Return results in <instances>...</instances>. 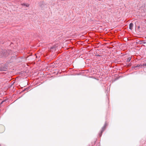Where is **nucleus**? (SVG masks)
Returning a JSON list of instances; mask_svg holds the SVG:
<instances>
[{"mask_svg": "<svg viewBox=\"0 0 146 146\" xmlns=\"http://www.w3.org/2000/svg\"><path fill=\"white\" fill-rule=\"evenodd\" d=\"M9 53L7 50H2L0 52V56L1 57H6L9 54Z\"/></svg>", "mask_w": 146, "mask_h": 146, "instance_id": "1", "label": "nucleus"}, {"mask_svg": "<svg viewBox=\"0 0 146 146\" xmlns=\"http://www.w3.org/2000/svg\"><path fill=\"white\" fill-rule=\"evenodd\" d=\"M108 125L107 123L106 122L104 126L102 128V130L99 133V135L100 137H101L102 135V133L106 129V127Z\"/></svg>", "mask_w": 146, "mask_h": 146, "instance_id": "2", "label": "nucleus"}, {"mask_svg": "<svg viewBox=\"0 0 146 146\" xmlns=\"http://www.w3.org/2000/svg\"><path fill=\"white\" fill-rule=\"evenodd\" d=\"M5 131V127L2 125H0V133H2Z\"/></svg>", "mask_w": 146, "mask_h": 146, "instance_id": "3", "label": "nucleus"}, {"mask_svg": "<svg viewBox=\"0 0 146 146\" xmlns=\"http://www.w3.org/2000/svg\"><path fill=\"white\" fill-rule=\"evenodd\" d=\"M133 24L132 23H130L129 25V29L131 30H132L133 29Z\"/></svg>", "mask_w": 146, "mask_h": 146, "instance_id": "4", "label": "nucleus"}, {"mask_svg": "<svg viewBox=\"0 0 146 146\" xmlns=\"http://www.w3.org/2000/svg\"><path fill=\"white\" fill-rule=\"evenodd\" d=\"M21 5L23 6H26L27 7H28L29 6V5L28 4L23 3Z\"/></svg>", "mask_w": 146, "mask_h": 146, "instance_id": "5", "label": "nucleus"}, {"mask_svg": "<svg viewBox=\"0 0 146 146\" xmlns=\"http://www.w3.org/2000/svg\"><path fill=\"white\" fill-rule=\"evenodd\" d=\"M131 59V58L130 57H128L127 60V62H130Z\"/></svg>", "mask_w": 146, "mask_h": 146, "instance_id": "6", "label": "nucleus"}, {"mask_svg": "<svg viewBox=\"0 0 146 146\" xmlns=\"http://www.w3.org/2000/svg\"><path fill=\"white\" fill-rule=\"evenodd\" d=\"M5 100H4L2 101L0 103V105H1L2 104H3V103L4 102H5Z\"/></svg>", "mask_w": 146, "mask_h": 146, "instance_id": "7", "label": "nucleus"}, {"mask_svg": "<svg viewBox=\"0 0 146 146\" xmlns=\"http://www.w3.org/2000/svg\"><path fill=\"white\" fill-rule=\"evenodd\" d=\"M142 66H143V64H139V66L140 67H141Z\"/></svg>", "mask_w": 146, "mask_h": 146, "instance_id": "8", "label": "nucleus"}, {"mask_svg": "<svg viewBox=\"0 0 146 146\" xmlns=\"http://www.w3.org/2000/svg\"><path fill=\"white\" fill-rule=\"evenodd\" d=\"M3 71V69L1 67H0V71Z\"/></svg>", "mask_w": 146, "mask_h": 146, "instance_id": "9", "label": "nucleus"}, {"mask_svg": "<svg viewBox=\"0 0 146 146\" xmlns=\"http://www.w3.org/2000/svg\"><path fill=\"white\" fill-rule=\"evenodd\" d=\"M136 66L137 67V68L140 67L139 66V64H138Z\"/></svg>", "mask_w": 146, "mask_h": 146, "instance_id": "10", "label": "nucleus"}, {"mask_svg": "<svg viewBox=\"0 0 146 146\" xmlns=\"http://www.w3.org/2000/svg\"><path fill=\"white\" fill-rule=\"evenodd\" d=\"M136 68H137V67L136 66H133V68L134 69Z\"/></svg>", "mask_w": 146, "mask_h": 146, "instance_id": "11", "label": "nucleus"}, {"mask_svg": "<svg viewBox=\"0 0 146 146\" xmlns=\"http://www.w3.org/2000/svg\"><path fill=\"white\" fill-rule=\"evenodd\" d=\"M143 66H146V63L143 64Z\"/></svg>", "mask_w": 146, "mask_h": 146, "instance_id": "12", "label": "nucleus"}, {"mask_svg": "<svg viewBox=\"0 0 146 146\" xmlns=\"http://www.w3.org/2000/svg\"><path fill=\"white\" fill-rule=\"evenodd\" d=\"M27 90V88H26V89L25 90Z\"/></svg>", "mask_w": 146, "mask_h": 146, "instance_id": "13", "label": "nucleus"}, {"mask_svg": "<svg viewBox=\"0 0 146 146\" xmlns=\"http://www.w3.org/2000/svg\"><path fill=\"white\" fill-rule=\"evenodd\" d=\"M145 43H146V42H143V43H144V44Z\"/></svg>", "mask_w": 146, "mask_h": 146, "instance_id": "14", "label": "nucleus"}, {"mask_svg": "<svg viewBox=\"0 0 146 146\" xmlns=\"http://www.w3.org/2000/svg\"><path fill=\"white\" fill-rule=\"evenodd\" d=\"M0 146H1V145H0Z\"/></svg>", "mask_w": 146, "mask_h": 146, "instance_id": "15", "label": "nucleus"}]
</instances>
